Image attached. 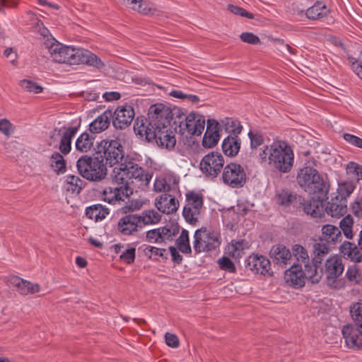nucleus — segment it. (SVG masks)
Returning <instances> with one entry per match:
<instances>
[{"label":"nucleus","instance_id":"obj_1","mask_svg":"<svg viewBox=\"0 0 362 362\" xmlns=\"http://www.w3.org/2000/svg\"><path fill=\"white\" fill-rule=\"evenodd\" d=\"M98 155L105 160V165L113 166L112 183L114 186L105 187L103 199L110 204L123 201L132 195L137 189L147 187L152 179L153 173L145 170L134 158L128 156L124 162V147L120 139L102 140L98 146Z\"/></svg>","mask_w":362,"mask_h":362},{"label":"nucleus","instance_id":"obj_2","mask_svg":"<svg viewBox=\"0 0 362 362\" xmlns=\"http://www.w3.org/2000/svg\"><path fill=\"white\" fill-rule=\"evenodd\" d=\"M180 114L177 107L173 109L162 104H155L150 107L148 118L138 117L134 125V131L148 141H155L160 147L172 149L176 144L174 132L171 129V122L175 116Z\"/></svg>","mask_w":362,"mask_h":362},{"label":"nucleus","instance_id":"obj_3","mask_svg":"<svg viewBox=\"0 0 362 362\" xmlns=\"http://www.w3.org/2000/svg\"><path fill=\"white\" fill-rule=\"evenodd\" d=\"M44 45L52 60L57 63L71 65L86 64L98 69L105 66L101 59L88 49L64 45L52 36L44 35Z\"/></svg>","mask_w":362,"mask_h":362},{"label":"nucleus","instance_id":"obj_4","mask_svg":"<svg viewBox=\"0 0 362 362\" xmlns=\"http://www.w3.org/2000/svg\"><path fill=\"white\" fill-rule=\"evenodd\" d=\"M259 157L262 163H267L281 173H289L294 163L292 148L282 141H275L270 145L264 146Z\"/></svg>","mask_w":362,"mask_h":362},{"label":"nucleus","instance_id":"obj_5","mask_svg":"<svg viewBox=\"0 0 362 362\" xmlns=\"http://www.w3.org/2000/svg\"><path fill=\"white\" fill-rule=\"evenodd\" d=\"M296 181L309 194H319L321 199H328L329 183L311 166H305L298 171Z\"/></svg>","mask_w":362,"mask_h":362},{"label":"nucleus","instance_id":"obj_6","mask_svg":"<svg viewBox=\"0 0 362 362\" xmlns=\"http://www.w3.org/2000/svg\"><path fill=\"white\" fill-rule=\"evenodd\" d=\"M76 168L81 176L92 182H100L107 175L106 165L98 154L81 156L76 162Z\"/></svg>","mask_w":362,"mask_h":362},{"label":"nucleus","instance_id":"obj_7","mask_svg":"<svg viewBox=\"0 0 362 362\" xmlns=\"http://www.w3.org/2000/svg\"><path fill=\"white\" fill-rule=\"evenodd\" d=\"M322 276V270L317 271L313 266L305 264V268L299 264L293 263L286 270L284 279L287 284L295 288H300L305 285V279L311 283H318Z\"/></svg>","mask_w":362,"mask_h":362},{"label":"nucleus","instance_id":"obj_8","mask_svg":"<svg viewBox=\"0 0 362 362\" xmlns=\"http://www.w3.org/2000/svg\"><path fill=\"white\" fill-rule=\"evenodd\" d=\"M177 109L180 114L173 119L174 129L176 130L178 127L182 134L187 133L189 135H201L205 127L204 117L194 112L185 115L180 108Z\"/></svg>","mask_w":362,"mask_h":362},{"label":"nucleus","instance_id":"obj_9","mask_svg":"<svg viewBox=\"0 0 362 362\" xmlns=\"http://www.w3.org/2000/svg\"><path fill=\"white\" fill-rule=\"evenodd\" d=\"M221 243L220 234L206 227L194 232L193 247L196 254L214 250L219 247Z\"/></svg>","mask_w":362,"mask_h":362},{"label":"nucleus","instance_id":"obj_10","mask_svg":"<svg viewBox=\"0 0 362 362\" xmlns=\"http://www.w3.org/2000/svg\"><path fill=\"white\" fill-rule=\"evenodd\" d=\"M204 205L203 195L195 191H189L186 194V204L182 211L185 221L192 226L199 222Z\"/></svg>","mask_w":362,"mask_h":362},{"label":"nucleus","instance_id":"obj_11","mask_svg":"<svg viewBox=\"0 0 362 362\" xmlns=\"http://www.w3.org/2000/svg\"><path fill=\"white\" fill-rule=\"evenodd\" d=\"M123 214L117 224V231L124 236L136 235L142 230L139 214L132 212L131 206L122 207Z\"/></svg>","mask_w":362,"mask_h":362},{"label":"nucleus","instance_id":"obj_12","mask_svg":"<svg viewBox=\"0 0 362 362\" xmlns=\"http://www.w3.org/2000/svg\"><path fill=\"white\" fill-rule=\"evenodd\" d=\"M221 179L226 185L231 188H240L246 183L247 175L241 165L230 163L223 169Z\"/></svg>","mask_w":362,"mask_h":362},{"label":"nucleus","instance_id":"obj_13","mask_svg":"<svg viewBox=\"0 0 362 362\" xmlns=\"http://www.w3.org/2000/svg\"><path fill=\"white\" fill-rule=\"evenodd\" d=\"M224 157L218 152L205 155L200 162V169L207 177H216L224 168Z\"/></svg>","mask_w":362,"mask_h":362},{"label":"nucleus","instance_id":"obj_14","mask_svg":"<svg viewBox=\"0 0 362 362\" xmlns=\"http://www.w3.org/2000/svg\"><path fill=\"white\" fill-rule=\"evenodd\" d=\"M344 270V265L342 259L338 256H332L326 260L325 264V271L322 274L326 276V280L328 286L335 287L337 279L342 274Z\"/></svg>","mask_w":362,"mask_h":362},{"label":"nucleus","instance_id":"obj_15","mask_svg":"<svg viewBox=\"0 0 362 362\" xmlns=\"http://www.w3.org/2000/svg\"><path fill=\"white\" fill-rule=\"evenodd\" d=\"M245 267L254 274L268 276H272L273 274L270 261L262 255H252L249 256L245 262Z\"/></svg>","mask_w":362,"mask_h":362},{"label":"nucleus","instance_id":"obj_16","mask_svg":"<svg viewBox=\"0 0 362 362\" xmlns=\"http://www.w3.org/2000/svg\"><path fill=\"white\" fill-rule=\"evenodd\" d=\"M112 113V124L115 128L120 129L129 126L134 117V110L131 105L119 106Z\"/></svg>","mask_w":362,"mask_h":362},{"label":"nucleus","instance_id":"obj_17","mask_svg":"<svg viewBox=\"0 0 362 362\" xmlns=\"http://www.w3.org/2000/svg\"><path fill=\"white\" fill-rule=\"evenodd\" d=\"M341 332L348 347L362 349V331L358 327L347 325L343 327Z\"/></svg>","mask_w":362,"mask_h":362},{"label":"nucleus","instance_id":"obj_18","mask_svg":"<svg viewBox=\"0 0 362 362\" xmlns=\"http://www.w3.org/2000/svg\"><path fill=\"white\" fill-rule=\"evenodd\" d=\"M155 205L160 212L170 214L177 210L179 202L174 196L163 194L156 199Z\"/></svg>","mask_w":362,"mask_h":362},{"label":"nucleus","instance_id":"obj_19","mask_svg":"<svg viewBox=\"0 0 362 362\" xmlns=\"http://www.w3.org/2000/svg\"><path fill=\"white\" fill-rule=\"evenodd\" d=\"M313 197L303 203V211L313 218L321 217L324 214L323 202L327 199H321L319 194Z\"/></svg>","mask_w":362,"mask_h":362},{"label":"nucleus","instance_id":"obj_20","mask_svg":"<svg viewBox=\"0 0 362 362\" xmlns=\"http://www.w3.org/2000/svg\"><path fill=\"white\" fill-rule=\"evenodd\" d=\"M269 254L274 262L281 267H286L291 263V253L290 250L283 245H274Z\"/></svg>","mask_w":362,"mask_h":362},{"label":"nucleus","instance_id":"obj_21","mask_svg":"<svg viewBox=\"0 0 362 362\" xmlns=\"http://www.w3.org/2000/svg\"><path fill=\"white\" fill-rule=\"evenodd\" d=\"M9 282L22 295L34 294L40 291V285L38 284H33L17 276H12L9 279Z\"/></svg>","mask_w":362,"mask_h":362},{"label":"nucleus","instance_id":"obj_22","mask_svg":"<svg viewBox=\"0 0 362 362\" xmlns=\"http://www.w3.org/2000/svg\"><path fill=\"white\" fill-rule=\"evenodd\" d=\"M219 136L218 123L215 119H208L202 140L203 146L208 148L214 146L218 143Z\"/></svg>","mask_w":362,"mask_h":362},{"label":"nucleus","instance_id":"obj_23","mask_svg":"<svg viewBox=\"0 0 362 362\" xmlns=\"http://www.w3.org/2000/svg\"><path fill=\"white\" fill-rule=\"evenodd\" d=\"M327 213L332 217L343 216L347 212V199L336 196L331 199L326 206Z\"/></svg>","mask_w":362,"mask_h":362},{"label":"nucleus","instance_id":"obj_24","mask_svg":"<svg viewBox=\"0 0 362 362\" xmlns=\"http://www.w3.org/2000/svg\"><path fill=\"white\" fill-rule=\"evenodd\" d=\"M112 116V110H105L89 124V131L93 134H98L105 131L110 126Z\"/></svg>","mask_w":362,"mask_h":362},{"label":"nucleus","instance_id":"obj_25","mask_svg":"<svg viewBox=\"0 0 362 362\" xmlns=\"http://www.w3.org/2000/svg\"><path fill=\"white\" fill-rule=\"evenodd\" d=\"M174 233L167 227H160L146 232V240L152 243H162L171 240Z\"/></svg>","mask_w":362,"mask_h":362},{"label":"nucleus","instance_id":"obj_26","mask_svg":"<svg viewBox=\"0 0 362 362\" xmlns=\"http://www.w3.org/2000/svg\"><path fill=\"white\" fill-rule=\"evenodd\" d=\"M79 126L69 127L62 134L59 142V149L62 154L67 155L71 149V141L78 132Z\"/></svg>","mask_w":362,"mask_h":362},{"label":"nucleus","instance_id":"obj_27","mask_svg":"<svg viewBox=\"0 0 362 362\" xmlns=\"http://www.w3.org/2000/svg\"><path fill=\"white\" fill-rule=\"evenodd\" d=\"M178 180L170 175H165L156 177L154 182V189L156 192H170L172 189H176Z\"/></svg>","mask_w":362,"mask_h":362},{"label":"nucleus","instance_id":"obj_28","mask_svg":"<svg viewBox=\"0 0 362 362\" xmlns=\"http://www.w3.org/2000/svg\"><path fill=\"white\" fill-rule=\"evenodd\" d=\"M241 139L237 135L228 136L222 143V149L225 155L229 157L235 156L240 148Z\"/></svg>","mask_w":362,"mask_h":362},{"label":"nucleus","instance_id":"obj_29","mask_svg":"<svg viewBox=\"0 0 362 362\" xmlns=\"http://www.w3.org/2000/svg\"><path fill=\"white\" fill-rule=\"evenodd\" d=\"M320 240L333 245L341 243L342 240L341 230L333 225H325L322 228V238Z\"/></svg>","mask_w":362,"mask_h":362},{"label":"nucleus","instance_id":"obj_30","mask_svg":"<svg viewBox=\"0 0 362 362\" xmlns=\"http://www.w3.org/2000/svg\"><path fill=\"white\" fill-rule=\"evenodd\" d=\"M313 248L314 254V257L312 259L313 265H316L317 271H320V269L322 270L320 267L322 258L329 253L330 248L327 246V243H324L322 240L315 243Z\"/></svg>","mask_w":362,"mask_h":362},{"label":"nucleus","instance_id":"obj_31","mask_svg":"<svg viewBox=\"0 0 362 362\" xmlns=\"http://www.w3.org/2000/svg\"><path fill=\"white\" fill-rule=\"evenodd\" d=\"M329 12L325 3L317 1L306 10L305 16L310 20L316 21L326 17Z\"/></svg>","mask_w":362,"mask_h":362},{"label":"nucleus","instance_id":"obj_32","mask_svg":"<svg viewBox=\"0 0 362 362\" xmlns=\"http://www.w3.org/2000/svg\"><path fill=\"white\" fill-rule=\"evenodd\" d=\"M340 250L341 252L344 256H347L351 261L354 262H362V254L355 244L349 241H344L340 247Z\"/></svg>","mask_w":362,"mask_h":362},{"label":"nucleus","instance_id":"obj_33","mask_svg":"<svg viewBox=\"0 0 362 362\" xmlns=\"http://www.w3.org/2000/svg\"><path fill=\"white\" fill-rule=\"evenodd\" d=\"M131 8L144 15H155L158 13L156 7L149 1L131 0Z\"/></svg>","mask_w":362,"mask_h":362},{"label":"nucleus","instance_id":"obj_34","mask_svg":"<svg viewBox=\"0 0 362 362\" xmlns=\"http://www.w3.org/2000/svg\"><path fill=\"white\" fill-rule=\"evenodd\" d=\"M95 137L88 132L82 133L75 142V147L77 151L87 153L93 146Z\"/></svg>","mask_w":362,"mask_h":362},{"label":"nucleus","instance_id":"obj_35","mask_svg":"<svg viewBox=\"0 0 362 362\" xmlns=\"http://www.w3.org/2000/svg\"><path fill=\"white\" fill-rule=\"evenodd\" d=\"M141 228L148 225H153L160 222L161 215L154 209L144 210L139 214Z\"/></svg>","mask_w":362,"mask_h":362},{"label":"nucleus","instance_id":"obj_36","mask_svg":"<svg viewBox=\"0 0 362 362\" xmlns=\"http://www.w3.org/2000/svg\"><path fill=\"white\" fill-rule=\"evenodd\" d=\"M109 214V209L101 204H94L86 209V215L90 219L95 221L104 219Z\"/></svg>","mask_w":362,"mask_h":362},{"label":"nucleus","instance_id":"obj_37","mask_svg":"<svg viewBox=\"0 0 362 362\" xmlns=\"http://www.w3.org/2000/svg\"><path fill=\"white\" fill-rule=\"evenodd\" d=\"M292 251L293 256L296 259V264H299L302 267L303 266V268H305V264L313 266L312 259H310L306 249L302 245H294L292 247ZM313 267L316 268V265H313Z\"/></svg>","mask_w":362,"mask_h":362},{"label":"nucleus","instance_id":"obj_38","mask_svg":"<svg viewBox=\"0 0 362 362\" xmlns=\"http://www.w3.org/2000/svg\"><path fill=\"white\" fill-rule=\"evenodd\" d=\"M83 181L78 176L68 175L66 180V190L79 194L83 187Z\"/></svg>","mask_w":362,"mask_h":362},{"label":"nucleus","instance_id":"obj_39","mask_svg":"<svg viewBox=\"0 0 362 362\" xmlns=\"http://www.w3.org/2000/svg\"><path fill=\"white\" fill-rule=\"evenodd\" d=\"M51 167L57 174L64 173L66 171V163L63 156L59 152H54L50 158Z\"/></svg>","mask_w":362,"mask_h":362},{"label":"nucleus","instance_id":"obj_40","mask_svg":"<svg viewBox=\"0 0 362 362\" xmlns=\"http://www.w3.org/2000/svg\"><path fill=\"white\" fill-rule=\"evenodd\" d=\"M177 248L185 254H189L192 252V249L189 245V232L182 229L179 238L176 241Z\"/></svg>","mask_w":362,"mask_h":362},{"label":"nucleus","instance_id":"obj_41","mask_svg":"<svg viewBox=\"0 0 362 362\" xmlns=\"http://www.w3.org/2000/svg\"><path fill=\"white\" fill-rule=\"evenodd\" d=\"M222 122L226 131L229 134H233V136H238L243 129V126L238 119L226 117Z\"/></svg>","mask_w":362,"mask_h":362},{"label":"nucleus","instance_id":"obj_42","mask_svg":"<svg viewBox=\"0 0 362 362\" xmlns=\"http://www.w3.org/2000/svg\"><path fill=\"white\" fill-rule=\"evenodd\" d=\"M350 313L355 325L362 328V300L354 303L351 305Z\"/></svg>","mask_w":362,"mask_h":362},{"label":"nucleus","instance_id":"obj_43","mask_svg":"<svg viewBox=\"0 0 362 362\" xmlns=\"http://www.w3.org/2000/svg\"><path fill=\"white\" fill-rule=\"evenodd\" d=\"M346 173L350 175V177L356 180L359 181L362 180V165L355 163V162H349L346 165Z\"/></svg>","mask_w":362,"mask_h":362},{"label":"nucleus","instance_id":"obj_44","mask_svg":"<svg viewBox=\"0 0 362 362\" xmlns=\"http://www.w3.org/2000/svg\"><path fill=\"white\" fill-rule=\"evenodd\" d=\"M276 203L279 205L288 206L296 199V197L288 190H281L276 194Z\"/></svg>","mask_w":362,"mask_h":362},{"label":"nucleus","instance_id":"obj_45","mask_svg":"<svg viewBox=\"0 0 362 362\" xmlns=\"http://www.w3.org/2000/svg\"><path fill=\"white\" fill-rule=\"evenodd\" d=\"M355 186L351 182H344L339 184L337 193L340 199H346L353 192Z\"/></svg>","mask_w":362,"mask_h":362},{"label":"nucleus","instance_id":"obj_46","mask_svg":"<svg viewBox=\"0 0 362 362\" xmlns=\"http://www.w3.org/2000/svg\"><path fill=\"white\" fill-rule=\"evenodd\" d=\"M165 252V249L158 248L153 246L148 245L144 248V255L149 259L155 260H157L158 257H164Z\"/></svg>","mask_w":362,"mask_h":362},{"label":"nucleus","instance_id":"obj_47","mask_svg":"<svg viewBox=\"0 0 362 362\" xmlns=\"http://www.w3.org/2000/svg\"><path fill=\"white\" fill-rule=\"evenodd\" d=\"M346 276L349 281L355 284H358L362 279L361 274L356 264H353L348 267L346 272Z\"/></svg>","mask_w":362,"mask_h":362},{"label":"nucleus","instance_id":"obj_48","mask_svg":"<svg viewBox=\"0 0 362 362\" xmlns=\"http://www.w3.org/2000/svg\"><path fill=\"white\" fill-rule=\"evenodd\" d=\"M247 135L250 141V148L252 149H256L263 144L264 137L258 131L250 130Z\"/></svg>","mask_w":362,"mask_h":362},{"label":"nucleus","instance_id":"obj_49","mask_svg":"<svg viewBox=\"0 0 362 362\" xmlns=\"http://www.w3.org/2000/svg\"><path fill=\"white\" fill-rule=\"evenodd\" d=\"M20 86L26 91L33 93H40L43 90L42 86L31 80L23 79L20 81Z\"/></svg>","mask_w":362,"mask_h":362},{"label":"nucleus","instance_id":"obj_50","mask_svg":"<svg viewBox=\"0 0 362 362\" xmlns=\"http://www.w3.org/2000/svg\"><path fill=\"white\" fill-rule=\"evenodd\" d=\"M219 267L222 270L227 271L230 273H235L236 268L233 261L228 257H223L218 260Z\"/></svg>","mask_w":362,"mask_h":362},{"label":"nucleus","instance_id":"obj_51","mask_svg":"<svg viewBox=\"0 0 362 362\" xmlns=\"http://www.w3.org/2000/svg\"><path fill=\"white\" fill-rule=\"evenodd\" d=\"M0 132L6 136H10L14 132V127L8 119H1Z\"/></svg>","mask_w":362,"mask_h":362},{"label":"nucleus","instance_id":"obj_52","mask_svg":"<svg viewBox=\"0 0 362 362\" xmlns=\"http://www.w3.org/2000/svg\"><path fill=\"white\" fill-rule=\"evenodd\" d=\"M228 10L237 16H240L242 17H246L250 19L254 18V15L252 13L247 12L244 8L233 5V4H228Z\"/></svg>","mask_w":362,"mask_h":362},{"label":"nucleus","instance_id":"obj_53","mask_svg":"<svg viewBox=\"0 0 362 362\" xmlns=\"http://www.w3.org/2000/svg\"><path fill=\"white\" fill-rule=\"evenodd\" d=\"M240 38L243 42L250 45H259L261 43L259 37L250 32L243 33L240 35Z\"/></svg>","mask_w":362,"mask_h":362},{"label":"nucleus","instance_id":"obj_54","mask_svg":"<svg viewBox=\"0 0 362 362\" xmlns=\"http://www.w3.org/2000/svg\"><path fill=\"white\" fill-rule=\"evenodd\" d=\"M136 249L131 247L125 250L120 255V259L124 262L130 264L134 262Z\"/></svg>","mask_w":362,"mask_h":362},{"label":"nucleus","instance_id":"obj_55","mask_svg":"<svg viewBox=\"0 0 362 362\" xmlns=\"http://www.w3.org/2000/svg\"><path fill=\"white\" fill-rule=\"evenodd\" d=\"M343 138L349 144H351L355 147L362 148V139L361 138L356 136L355 135L349 134V133L344 134Z\"/></svg>","mask_w":362,"mask_h":362},{"label":"nucleus","instance_id":"obj_56","mask_svg":"<svg viewBox=\"0 0 362 362\" xmlns=\"http://www.w3.org/2000/svg\"><path fill=\"white\" fill-rule=\"evenodd\" d=\"M165 340L166 344L170 347L177 348L180 345V340L177 336L175 334H171L169 332L165 333Z\"/></svg>","mask_w":362,"mask_h":362},{"label":"nucleus","instance_id":"obj_57","mask_svg":"<svg viewBox=\"0 0 362 362\" xmlns=\"http://www.w3.org/2000/svg\"><path fill=\"white\" fill-rule=\"evenodd\" d=\"M354 214L362 218V197H357L351 206Z\"/></svg>","mask_w":362,"mask_h":362},{"label":"nucleus","instance_id":"obj_58","mask_svg":"<svg viewBox=\"0 0 362 362\" xmlns=\"http://www.w3.org/2000/svg\"><path fill=\"white\" fill-rule=\"evenodd\" d=\"M353 223H354L353 218H351V216L350 215H347L341 220V221L339 223V226H340L341 229L352 228Z\"/></svg>","mask_w":362,"mask_h":362},{"label":"nucleus","instance_id":"obj_59","mask_svg":"<svg viewBox=\"0 0 362 362\" xmlns=\"http://www.w3.org/2000/svg\"><path fill=\"white\" fill-rule=\"evenodd\" d=\"M169 250L170 252L173 261L177 264L181 263L182 260V255H180L177 249L175 247L170 246L169 247Z\"/></svg>","mask_w":362,"mask_h":362},{"label":"nucleus","instance_id":"obj_60","mask_svg":"<svg viewBox=\"0 0 362 362\" xmlns=\"http://www.w3.org/2000/svg\"><path fill=\"white\" fill-rule=\"evenodd\" d=\"M103 98L106 101H112L119 100L121 97L120 93L115 91L106 92L103 93Z\"/></svg>","mask_w":362,"mask_h":362},{"label":"nucleus","instance_id":"obj_61","mask_svg":"<svg viewBox=\"0 0 362 362\" xmlns=\"http://www.w3.org/2000/svg\"><path fill=\"white\" fill-rule=\"evenodd\" d=\"M169 95L176 98L185 100L187 94L184 93L182 90H173L171 92H170Z\"/></svg>","mask_w":362,"mask_h":362},{"label":"nucleus","instance_id":"obj_62","mask_svg":"<svg viewBox=\"0 0 362 362\" xmlns=\"http://www.w3.org/2000/svg\"><path fill=\"white\" fill-rule=\"evenodd\" d=\"M4 54L5 55V57H6L7 58L8 57H11V62L13 64L14 62L16 61V54L13 52V50L12 48H6L4 52Z\"/></svg>","mask_w":362,"mask_h":362},{"label":"nucleus","instance_id":"obj_63","mask_svg":"<svg viewBox=\"0 0 362 362\" xmlns=\"http://www.w3.org/2000/svg\"><path fill=\"white\" fill-rule=\"evenodd\" d=\"M76 264L80 267V268H84L87 265V261L81 257H77L76 258Z\"/></svg>","mask_w":362,"mask_h":362},{"label":"nucleus","instance_id":"obj_64","mask_svg":"<svg viewBox=\"0 0 362 362\" xmlns=\"http://www.w3.org/2000/svg\"><path fill=\"white\" fill-rule=\"evenodd\" d=\"M355 74L362 80V64H357L356 66L354 67Z\"/></svg>","mask_w":362,"mask_h":362}]
</instances>
